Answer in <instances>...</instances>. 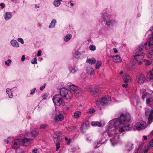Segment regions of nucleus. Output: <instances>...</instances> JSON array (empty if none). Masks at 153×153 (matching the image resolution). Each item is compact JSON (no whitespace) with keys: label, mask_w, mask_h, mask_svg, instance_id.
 Returning <instances> with one entry per match:
<instances>
[{"label":"nucleus","mask_w":153,"mask_h":153,"mask_svg":"<svg viewBox=\"0 0 153 153\" xmlns=\"http://www.w3.org/2000/svg\"><path fill=\"white\" fill-rule=\"evenodd\" d=\"M131 119L130 115L129 113H126L120 115L118 119H115L109 121L108 129V136L109 137H112L110 139L113 146L117 143L119 139V135L118 131L121 133L125 131L129 130L128 123Z\"/></svg>","instance_id":"nucleus-1"},{"label":"nucleus","mask_w":153,"mask_h":153,"mask_svg":"<svg viewBox=\"0 0 153 153\" xmlns=\"http://www.w3.org/2000/svg\"><path fill=\"white\" fill-rule=\"evenodd\" d=\"M60 95L62 97L67 100H70L72 97V94L68 89L62 88L60 90Z\"/></svg>","instance_id":"nucleus-2"},{"label":"nucleus","mask_w":153,"mask_h":153,"mask_svg":"<svg viewBox=\"0 0 153 153\" xmlns=\"http://www.w3.org/2000/svg\"><path fill=\"white\" fill-rule=\"evenodd\" d=\"M145 54L141 47H139L136 49L134 52V59L136 61L138 59H142L143 58Z\"/></svg>","instance_id":"nucleus-3"},{"label":"nucleus","mask_w":153,"mask_h":153,"mask_svg":"<svg viewBox=\"0 0 153 153\" xmlns=\"http://www.w3.org/2000/svg\"><path fill=\"white\" fill-rule=\"evenodd\" d=\"M70 89L74 93L76 96H80L82 94V90L81 89L78 88L76 86L74 85H70Z\"/></svg>","instance_id":"nucleus-4"},{"label":"nucleus","mask_w":153,"mask_h":153,"mask_svg":"<svg viewBox=\"0 0 153 153\" xmlns=\"http://www.w3.org/2000/svg\"><path fill=\"white\" fill-rule=\"evenodd\" d=\"M53 100L54 103L57 106L61 105L63 101L62 97L60 94L54 96Z\"/></svg>","instance_id":"nucleus-5"},{"label":"nucleus","mask_w":153,"mask_h":153,"mask_svg":"<svg viewBox=\"0 0 153 153\" xmlns=\"http://www.w3.org/2000/svg\"><path fill=\"white\" fill-rule=\"evenodd\" d=\"M111 101L110 96H106L102 97L100 100V103L103 105H105L110 104Z\"/></svg>","instance_id":"nucleus-6"},{"label":"nucleus","mask_w":153,"mask_h":153,"mask_svg":"<svg viewBox=\"0 0 153 153\" xmlns=\"http://www.w3.org/2000/svg\"><path fill=\"white\" fill-rule=\"evenodd\" d=\"M153 110L148 109L145 112L146 116L148 117V123L149 124L153 121Z\"/></svg>","instance_id":"nucleus-7"},{"label":"nucleus","mask_w":153,"mask_h":153,"mask_svg":"<svg viewBox=\"0 0 153 153\" xmlns=\"http://www.w3.org/2000/svg\"><path fill=\"white\" fill-rule=\"evenodd\" d=\"M135 126L138 129H143L147 127V126L146 125V123L145 121H140L136 123Z\"/></svg>","instance_id":"nucleus-8"},{"label":"nucleus","mask_w":153,"mask_h":153,"mask_svg":"<svg viewBox=\"0 0 153 153\" xmlns=\"http://www.w3.org/2000/svg\"><path fill=\"white\" fill-rule=\"evenodd\" d=\"M100 91V88L98 86H97L92 88L90 90V92L91 94L93 97H96L98 96V94Z\"/></svg>","instance_id":"nucleus-9"},{"label":"nucleus","mask_w":153,"mask_h":153,"mask_svg":"<svg viewBox=\"0 0 153 153\" xmlns=\"http://www.w3.org/2000/svg\"><path fill=\"white\" fill-rule=\"evenodd\" d=\"M137 80L138 82L141 84L143 83L145 80V78L144 75L142 74H140L137 76Z\"/></svg>","instance_id":"nucleus-10"},{"label":"nucleus","mask_w":153,"mask_h":153,"mask_svg":"<svg viewBox=\"0 0 153 153\" xmlns=\"http://www.w3.org/2000/svg\"><path fill=\"white\" fill-rule=\"evenodd\" d=\"M89 123L88 121L86 120L83 122L80 129L81 131L87 129L89 126Z\"/></svg>","instance_id":"nucleus-11"},{"label":"nucleus","mask_w":153,"mask_h":153,"mask_svg":"<svg viewBox=\"0 0 153 153\" xmlns=\"http://www.w3.org/2000/svg\"><path fill=\"white\" fill-rule=\"evenodd\" d=\"M143 90L144 91H143L142 93V98L143 100L144 101L145 98H146V100H148V99L152 95L148 92H145V91L144 90Z\"/></svg>","instance_id":"nucleus-12"},{"label":"nucleus","mask_w":153,"mask_h":153,"mask_svg":"<svg viewBox=\"0 0 153 153\" xmlns=\"http://www.w3.org/2000/svg\"><path fill=\"white\" fill-rule=\"evenodd\" d=\"M123 78L125 83H130L131 82V77L127 74H125L123 76Z\"/></svg>","instance_id":"nucleus-13"},{"label":"nucleus","mask_w":153,"mask_h":153,"mask_svg":"<svg viewBox=\"0 0 153 153\" xmlns=\"http://www.w3.org/2000/svg\"><path fill=\"white\" fill-rule=\"evenodd\" d=\"M55 134L57 137H54L53 139L54 141L55 142L57 140L59 141L61 140L62 135V133L59 131H56L55 132Z\"/></svg>","instance_id":"nucleus-14"},{"label":"nucleus","mask_w":153,"mask_h":153,"mask_svg":"<svg viewBox=\"0 0 153 153\" xmlns=\"http://www.w3.org/2000/svg\"><path fill=\"white\" fill-rule=\"evenodd\" d=\"M22 139H18L15 140L13 144V148H16L18 147L22 144Z\"/></svg>","instance_id":"nucleus-15"},{"label":"nucleus","mask_w":153,"mask_h":153,"mask_svg":"<svg viewBox=\"0 0 153 153\" xmlns=\"http://www.w3.org/2000/svg\"><path fill=\"white\" fill-rule=\"evenodd\" d=\"M91 125L93 126L101 127L103 126L105 124L103 123H101V122H93L91 123Z\"/></svg>","instance_id":"nucleus-16"},{"label":"nucleus","mask_w":153,"mask_h":153,"mask_svg":"<svg viewBox=\"0 0 153 153\" xmlns=\"http://www.w3.org/2000/svg\"><path fill=\"white\" fill-rule=\"evenodd\" d=\"M64 118L63 116L61 114H59L55 116V120L56 122L59 121H61L63 120Z\"/></svg>","instance_id":"nucleus-17"},{"label":"nucleus","mask_w":153,"mask_h":153,"mask_svg":"<svg viewBox=\"0 0 153 153\" xmlns=\"http://www.w3.org/2000/svg\"><path fill=\"white\" fill-rule=\"evenodd\" d=\"M112 60L115 62H120L122 61L120 57L118 55H116L113 56Z\"/></svg>","instance_id":"nucleus-18"},{"label":"nucleus","mask_w":153,"mask_h":153,"mask_svg":"<svg viewBox=\"0 0 153 153\" xmlns=\"http://www.w3.org/2000/svg\"><path fill=\"white\" fill-rule=\"evenodd\" d=\"M133 144L130 142H128L126 145V149L128 151L132 150L133 148Z\"/></svg>","instance_id":"nucleus-19"},{"label":"nucleus","mask_w":153,"mask_h":153,"mask_svg":"<svg viewBox=\"0 0 153 153\" xmlns=\"http://www.w3.org/2000/svg\"><path fill=\"white\" fill-rule=\"evenodd\" d=\"M12 16V13L10 12H7L5 13L4 18L6 20H7L11 18Z\"/></svg>","instance_id":"nucleus-20"},{"label":"nucleus","mask_w":153,"mask_h":153,"mask_svg":"<svg viewBox=\"0 0 153 153\" xmlns=\"http://www.w3.org/2000/svg\"><path fill=\"white\" fill-rule=\"evenodd\" d=\"M148 45L151 48H153V37L151 36L148 40Z\"/></svg>","instance_id":"nucleus-21"},{"label":"nucleus","mask_w":153,"mask_h":153,"mask_svg":"<svg viewBox=\"0 0 153 153\" xmlns=\"http://www.w3.org/2000/svg\"><path fill=\"white\" fill-rule=\"evenodd\" d=\"M86 70L88 73L90 75H93L94 72L93 69L90 66L87 67Z\"/></svg>","instance_id":"nucleus-22"},{"label":"nucleus","mask_w":153,"mask_h":153,"mask_svg":"<svg viewBox=\"0 0 153 153\" xmlns=\"http://www.w3.org/2000/svg\"><path fill=\"white\" fill-rule=\"evenodd\" d=\"M146 103L147 104L149 105H151L153 104V97L152 96L148 100H146Z\"/></svg>","instance_id":"nucleus-23"},{"label":"nucleus","mask_w":153,"mask_h":153,"mask_svg":"<svg viewBox=\"0 0 153 153\" xmlns=\"http://www.w3.org/2000/svg\"><path fill=\"white\" fill-rule=\"evenodd\" d=\"M108 27L113 26L116 24V22L114 20L107 21L106 23Z\"/></svg>","instance_id":"nucleus-24"},{"label":"nucleus","mask_w":153,"mask_h":153,"mask_svg":"<svg viewBox=\"0 0 153 153\" xmlns=\"http://www.w3.org/2000/svg\"><path fill=\"white\" fill-rule=\"evenodd\" d=\"M148 78L150 81H153V69L148 74Z\"/></svg>","instance_id":"nucleus-25"},{"label":"nucleus","mask_w":153,"mask_h":153,"mask_svg":"<svg viewBox=\"0 0 153 153\" xmlns=\"http://www.w3.org/2000/svg\"><path fill=\"white\" fill-rule=\"evenodd\" d=\"M11 43L12 45L15 47H18L19 46L18 42L15 40H12L11 41Z\"/></svg>","instance_id":"nucleus-26"},{"label":"nucleus","mask_w":153,"mask_h":153,"mask_svg":"<svg viewBox=\"0 0 153 153\" xmlns=\"http://www.w3.org/2000/svg\"><path fill=\"white\" fill-rule=\"evenodd\" d=\"M87 62L91 64H94L96 62V60L94 58H92L91 59H88L87 60Z\"/></svg>","instance_id":"nucleus-27"},{"label":"nucleus","mask_w":153,"mask_h":153,"mask_svg":"<svg viewBox=\"0 0 153 153\" xmlns=\"http://www.w3.org/2000/svg\"><path fill=\"white\" fill-rule=\"evenodd\" d=\"M30 140H31V139L30 138H25L23 140H22V144L24 146H26V145H25V144L27 143Z\"/></svg>","instance_id":"nucleus-28"},{"label":"nucleus","mask_w":153,"mask_h":153,"mask_svg":"<svg viewBox=\"0 0 153 153\" xmlns=\"http://www.w3.org/2000/svg\"><path fill=\"white\" fill-rule=\"evenodd\" d=\"M81 115V112L79 111H76L74 113V117L75 118L77 119L79 118Z\"/></svg>","instance_id":"nucleus-29"},{"label":"nucleus","mask_w":153,"mask_h":153,"mask_svg":"<svg viewBox=\"0 0 153 153\" xmlns=\"http://www.w3.org/2000/svg\"><path fill=\"white\" fill-rule=\"evenodd\" d=\"M38 131H37L35 128L30 133L32 136L34 137H36L38 135Z\"/></svg>","instance_id":"nucleus-30"},{"label":"nucleus","mask_w":153,"mask_h":153,"mask_svg":"<svg viewBox=\"0 0 153 153\" xmlns=\"http://www.w3.org/2000/svg\"><path fill=\"white\" fill-rule=\"evenodd\" d=\"M81 53L77 51H75L73 54V56L74 57L76 58H78L79 57Z\"/></svg>","instance_id":"nucleus-31"},{"label":"nucleus","mask_w":153,"mask_h":153,"mask_svg":"<svg viewBox=\"0 0 153 153\" xmlns=\"http://www.w3.org/2000/svg\"><path fill=\"white\" fill-rule=\"evenodd\" d=\"M56 22V20L55 19H53L52 20L49 26V28H52L54 27L55 25Z\"/></svg>","instance_id":"nucleus-32"},{"label":"nucleus","mask_w":153,"mask_h":153,"mask_svg":"<svg viewBox=\"0 0 153 153\" xmlns=\"http://www.w3.org/2000/svg\"><path fill=\"white\" fill-rule=\"evenodd\" d=\"M6 92L8 94L9 97L10 98H12L13 97L12 94L11 93V90L9 88L6 89Z\"/></svg>","instance_id":"nucleus-33"},{"label":"nucleus","mask_w":153,"mask_h":153,"mask_svg":"<svg viewBox=\"0 0 153 153\" xmlns=\"http://www.w3.org/2000/svg\"><path fill=\"white\" fill-rule=\"evenodd\" d=\"M106 140L103 136H102L100 139L99 142L100 144H102L105 143Z\"/></svg>","instance_id":"nucleus-34"},{"label":"nucleus","mask_w":153,"mask_h":153,"mask_svg":"<svg viewBox=\"0 0 153 153\" xmlns=\"http://www.w3.org/2000/svg\"><path fill=\"white\" fill-rule=\"evenodd\" d=\"M72 35L70 34H68L64 38L65 41L67 42L71 38Z\"/></svg>","instance_id":"nucleus-35"},{"label":"nucleus","mask_w":153,"mask_h":153,"mask_svg":"<svg viewBox=\"0 0 153 153\" xmlns=\"http://www.w3.org/2000/svg\"><path fill=\"white\" fill-rule=\"evenodd\" d=\"M99 144H100L99 141V142L96 141V142H94L93 144V147L94 148L96 149V148H98L100 145L99 146Z\"/></svg>","instance_id":"nucleus-36"},{"label":"nucleus","mask_w":153,"mask_h":153,"mask_svg":"<svg viewBox=\"0 0 153 153\" xmlns=\"http://www.w3.org/2000/svg\"><path fill=\"white\" fill-rule=\"evenodd\" d=\"M61 1V0H55L54 1L53 4L56 6L58 7L60 4Z\"/></svg>","instance_id":"nucleus-37"},{"label":"nucleus","mask_w":153,"mask_h":153,"mask_svg":"<svg viewBox=\"0 0 153 153\" xmlns=\"http://www.w3.org/2000/svg\"><path fill=\"white\" fill-rule=\"evenodd\" d=\"M25 151L20 148L18 147L16 150V153H24Z\"/></svg>","instance_id":"nucleus-38"},{"label":"nucleus","mask_w":153,"mask_h":153,"mask_svg":"<svg viewBox=\"0 0 153 153\" xmlns=\"http://www.w3.org/2000/svg\"><path fill=\"white\" fill-rule=\"evenodd\" d=\"M147 57L151 58L153 57V49H152V51L149 52L147 55Z\"/></svg>","instance_id":"nucleus-39"},{"label":"nucleus","mask_w":153,"mask_h":153,"mask_svg":"<svg viewBox=\"0 0 153 153\" xmlns=\"http://www.w3.org/2000/svg\"><path fill=\"white\" fill-rule=\"evenodd\" d=\"M102 62L101 61H98L96 64V68L97 69L99 68L101 66Z\"/></svg>","instance_id":"nucleus-40"},{"label":"nucleus","mask_w":153,"mask_h":153,"mask_svg":"<svg viewBox=\"0 0 153 153\" xmlns=\"http://www.w3.org/2000/svg\"><path fill=\"white\" fill-rule=\"evenodd\" d=\"M102 18L104 20H107L109 19L110 17L107 13H105L103 15Z\"/></svg>","instance_id":"nucleus-41"},{"label":"nucleus","mask_w":153,"mask_h":153,"mask_svg":"<svg viewBox=\"0 0 153 153\" xmlns=\"http://www.w3.org/2000/svg\"><path fill=\"white\" fill-rule=\"evenodd\" d=\"M147 46V43L146 42L144 44L142 45H141L139 46V47H141L142 50L143 51V50L144 49H147L146 47Z\"/></svg>","instance_id":"nucleus-42"},{"label":"nucleus","mask_w":153,"mask_h":153,"mask_svg":"<svg viewBox=\"0 0 153 153\" xmlns=\"http://www.w3.org/2000/svg\"><path fill=\"white\" fill-rule=\"evenodd\" d=\"M69 69L70 71V72L73 74L76 73L77 71V70L76 69L72 67H69Z\"/></svg>","instance_id":"nucleus-43"},{"label":"nucleus","mask_w":153,"mask_h":153,"mask_svg":"<svg viewBox=\"0 0 153 153\" xmlns=\"http://www.w3.org/2000/svg\"><path fill=\"white\" fill-rule=\"evenodd\" d=\"M31 63L33 64L37 63V59L36 57L34 58L31 61Z\"/></svg>","instance_id":"nucleus-44"},{"label":"nucleus","mask_w":153,"mask_h":153,"mask_svg":"<svg viewBox=\"0 0 153 153\" xmlns=\"http://www.w3.org/2000/svg\"><path fill=\"white\" fill-rule=\"evenodd\" d=\"M89 49L91 51H94L96 50L95 46L93 45H90L89 46Z\"/></svg>","instance_id":"nucleus-45"},{"label":"nucleus","mask_w":153,"mask_h":153,"mask_svg":"<svg viewBox=\"0 0 153 153\" xmlns=\"http://www.w3.org/2000/svg\"><path fill=\"white\" fill-rule=\"evenodd\" d=\"M56 150L58 151L60 147V143L59 142H58L56 145Z\"/></svg>","instance_id":"nucleus-46"},{"label":"nucleus","mask_w":153,"mask_h":153,"mask_svg":"<svg viewBox=\"0 0 153 153\" xmlns=\"http://www.w3.org/2000/svg\"><path fill=\"white\" fill-rule=\"evenodd\" d=\"M148 146L150 147H153V141H152V140H151L149 142Z\"/></svg>","instance_id":"nucleus-47"},{"label":"nucleus","mask_w":153,"mask_h":153,"mask_svg":"<svg viewBox=\"0 0 153 153\" xmlns=\"http://www.w3.org/2000/svg\"><path fill=\"white\" fill-rule=\"evenodd\" d=\"M11 62V61L10 60V59H8V60H7V61H5V65H7L8 66H9L10 65V63Z\"/></svg>","instance_id":"nucleus-48"},{"label":"nucleus","mask_w":153,"mask_h":153,"mask_svg":"<svg viewBox=\"0 0 153 153\" xmlns=\"http://www.w3.org/2000/svg\"><path fill=\"white\" fill-rule=\"evenodd\" d=\"M144 60L146 61V63H145L146 65H149L151 64L152 63V61H150L149 60H145V59Z\"/></svg>","instance_id":"nucleus-49"},{"label":"nucleus","mask_w":153,"mask_h":153,"mask_svg":"<svg viewBox=\"0 0 153 153\" xmlns=\"http://www.w3.org/2000/svg\"><path fill=\"white\" fill-rule=\"evenodd\" d=\"M92 86L90 85H88L86 86L85 87V88L87 90H91L92 88H91Z\"/></svg>","instance_id":"nucleus-50"},{"label":"nucleus","mask_w":153,"mask_h":153,"mask_svg":"<svg viewBox=\"0 0 153 153\" xmlns=\"http://www.w3.org/2000/svg\"><path fill=\"white\" fill-rule=\"evenodd\" d=\"M18 40L19 42H20L22 44H23L24 43L23 39L21 38H18Z\"/></svg>","instance_id":"nucleus-51"},{"label":"nucleus","mask_w":153,"mask_h":153,"mask_svg":"<svg viewBox=\"0 0 153 153\" xmlns=\"http://www.w3.org/2000/svg\"><path fill=\"white\" fill-rule=\"evenodd\" d=\"M47 126L45 124L42 125L40 126V128L41 129H45L46 128Z\"/></svg>","instance_id":"nucleus-52"},{"label":"nucleus","mask_w":153,"mask_h":153,"mask_svg":"<svg viewBox=\"0 0 153 153\" xmlns=\"http://www.w3.org/2000/svg\"><path fill=\"white\" fill-rule=\"evenodd\" d=\"M95 111V110L93 108L90 109H89V112L90 114H92V113H93Z\"/></svg>","instance_id":"nucleus-53"},{"label":"nucleus","mask_w":153,"mask_h":153,"mask_svg":"<svg viewBox=\"0 0 153 153\" xmlns=\"http://www.w3.org/2000/svg\"><path fill=\"white\" fill-rule=\"evenodd\" d=\"M37 151L38 149H33L32 150V153H38Z\"/></svg>","instance_id":"nucleus-54"},{"label":"nucleus","mask_w":153,"mask_h":153,"mask_svg":"<svg viewBox=\"0 0 153 153\" xmlns=\"http://www.w3.org/2000/svg\"><path fill=\"white\" fill-rule=\"evenodd\" d=\"M86 140L87 141L90 142L92 140V139L91 137H88L86 138Z\"/></svg>","instance_id":"nucleus-55"},{"label":"nucleus","mask_w":153,"mask_h":153,"mask_svg":"<svg viewBox=\"0 0 153 153\" xmlns=\"http://www.w3.org/2000/svg\"><path fill=\"white\" fill-rule=\"evenodd\" d=\"M0 6H1L2 9L4 8L5 6V4L3 3H1L0 4Z\"/></svg>","instance_id":"nucleus-56"},{"label":"nucleus","mask_w":153,"mask_h":153,"mask_svg":"<svg viewBox=\"0 0 153 153\" xmlns=\"http://www.w3.org/2000/svg\"><path fill=\"white\" fill-rule=\"evenodd\" d=\"M36 90V88H33V89L31 90H30V91H31L30 94H33L34 93Z\"/></svg>","instance_id":"nucleus-57"},{"label":"nucleus","mask_w":153,"mask_h":153,"mask_svg":"<svg viewBox=\"0 0 153 153\" xmlns=\"http://www.w3.org/2000/svg\"><path fill=\"white\" fill-rule=\"evenodd\" d=\"M73 128V127L72 126L69 127L67 129L69 131H72Z\"/></svg>","instance_id":"nucleus-58"},{"label":"nucleus","mask_w":153,"mask_h":153,"mask_svg":"<svg viewBox=\"0 0 153 153\" xmlns=\"http://www.w3.org/2000/svg\"><path fill=\"white\" fill-rule=\"evenodd\" d=\"M41 50H39L38 51V53L37 54V56H39L41 55Z\"/></svg>","instance_id":"nucleus-59"},{"label":"nucleus","mask_w":153,"mask_h":153,"mask_svg":"<svg viewBox=\"0 0 153 153\" xmlns=\"http://www.w3.org/2000/svg\"><path fill=\"white\" fill-rule=\"evenodd\" d=\"M25 59V56L24 55H22L21 58V60L22 61H24Z\"/></svg>","instance_id":"nucleus-60"},{"label":"nucleus","mask_w":153,"mask_h":153,"mask_svg":"<svg viewBox=\"0 0 153 153\" xmlns=\"http://www.w3.org/2000/svg\"><path fill=\"white\" fill-rule=\"evenodd\" d=\"M128 84H123L122 85V86L123 87H125V88H126L128 86Z\"/></svg>","instance_id":"nucleus-61"},{"label":"nucleus","mask_w":153,"mask_h":153,"mask_svg":"<svg viewBox=\"0 0 153 153\" xmlns=\"http://www.w3.org/2000/svg\"><path fill=\"white\" fill-rule=\"evenodd\" d=\"M113 50L114 51V52L117 53L118 52V51L117 50V49L116 48H113Z\"/></svg>","instance_id":"nucleus-62"},{"label":"nucleus","mask_w":153,"mask_h":153,"mask_svg":"<svg viewBox=\"0 0 153 153\" xmlns=\"http://www.w3.org/2000/svg\"><path fill=\"white\" fill-rule=\"evenodd\" d=\"M141 59H140L139 60L138 59V61H137L138 62V64L139 65H140L142 64V62H141L140 60Z\"/></svg>","instance_id":"nucleus-63"},{"label":"nucleus","mask_w":153,"mask_h":153,"mask_svg":"<svg viewBox=\"0 0 153 153\" xmlns=\"http://www.w3.org/2000/svg\"><path fill=\"white\" fill-rule=\"evenodd\" d=\"M45 88V86L43 85L42 86H41L40 87V89L41 90H42L44 88Z\"/></svg>","instance_id":"nucleus-64"}]
</instances>
